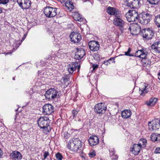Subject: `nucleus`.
<instances>
[{
  "label": "nucleus",
  "mask_w": 160,
  "mask_h": 160,
  "mask_svg": "<svg viewBox=\"0 0 160 160\" xmlns=\"http://www.w3.org/2000/svg\"><path fill=\"white\" fill-rule=\"evenodd\" d=\"M50 121L47 117H41L38 120V126L41 128L44 129L47 132H49L51 129L50 126Z\"/></svg>",
  "instance_id": "nucleus-1"
},
{
  "label": "nucleus",
  "mask_w": 160,
  "mask_h": 160,
  "mask_svg": "<svg viewBox=\"0 0 160 160\" xmlns=\"http://www.w3.org/2000/svg\"><path fill=\"white\" fill-rule=\"evenodd\" d=\"M82 146V142L79 138H73L69 141L67 147L72 151L78 152L81 150Z\"/></svg>",
  "instance_id": "nucleus-2"
},
{
  "label": "nucleus",
  "mask_w": 160,
  "mask_h": 160,
  "mask_svg": "<svg viewBox=\"0 0 160 160\" xmlns=\"http://www.w3.org/2000/svg\"><path fill=\"white\" fill-rule=\"evenodd\" d=\"M60 92L58 91L55 88H50L46 92L45 96L47 99L52 100L60 97Z\"/></svg>",
  "instance_id": "nucleus-3"
},
{
  "label": "nucleus",
  "mask_w": 160,
  "mask_h": 160,
  "mask_svg": "<svg viewBox=\"0 0 160 160\" xmlns=\"http://www.w3.org/2000/svg\"><path fill=\"white\" fill-rule=\"evenodd\" d=\"M125 16L127 20L129 22H138L139 14L136 10H129Z\"/></svg>",
  "instance_id": "nucleus-4"
},
{
  "label": "nucleus",
  "mask_w": 160,
  "mask_h": 160,
  "mask_svg": "<svg viewBox=\"0 0 160 160\" xmlns=\"http://www.w3.org/2000/svg\"><path fill=\"white\" fill-rule=\"evenodd\" d=\"M120 14L115 17L113 21V23L116 26L118 27L121 30H123L125 26H129L128 30L131 31V27L127 24L123 20L120 18Z\"/></svg>",
  "instance_id": "nucleus-5"
},
{
  "label": "nucleus",
  "mask_w": 160,
  "mask_h": 160,
  "mask_svg": "<svg viewBox=\"0 0 160 160\" xmlns=\"http://www.w3.org/2000/svg\"><path fill=\"white\" fill-rule=\"evenodd\" d=\"M144 38L146 40H149L152 39L154 37L155 32L152 28H149L143 29L141 33Z\"/></svg>",
  "instance_id": "nucleus-6"
},
{
  "label": "nucleus",
  "mask_w": 160,
  "mask_h": 160,
  "mask_svg": "<svg viewBox=\"0 0 160 160\" xmlns=\"http://www.w3.org/2000/svg\"><path fill=\"white\" fill-rule=\"evenodd\" d=\"M151 15L149 13H141L139 14L138 22L143 25L147 24L150 21Z\"/></svg>",
  "instance_id": "nucleus-7"
},
{
  "label": "nucleus",
  "mask_w": 160,
  "mask_h": 160,
  "mask_svg": "<svg viewBox=\"0 0 160 160\" xmlns=\"http://www.w3.org/2000/svg\"><path fill=\"white\" fill-rule=\"evenodd\" d=\"M57 8L50 7H47L45 8L44 13L46 17L53 18L57 15Z\"/></svg>",
  "instance_id": "nucleus-8"
},
{
  "label": "nucleus",
  "mask_w": 160,
  "mask_h": 160,
  "mask_svg": "<svg viewBox=\"0 0 160 160\" xmlns=\"http://www.w3.org/2000/svg\"><path fill=\"white\" fill-rule=\"evenodd\" d=\"M106 108L105 104L101 102L96 104L94 108V112L102 114L105 112Z\"/></svg>",
  "instance_id": "nucleus-9"
},
{
  "label": "nucleus",
  "mask_w": 160,
  "mask_h": 160,
  "mask_svg": "<svg viewBox=\"0 0 160 160\" xmlns=\"http://www.w3.org/2000/svg\"><path fill=\"white\" fill-rule=\"evenodd\" d=\"M69 37L71 42L75 43L80 42L82 39L81 35L78 32H72L70 34Z\"/></svg>",
  "instance_id": "nucleus-10"
},
{
  "label": "nucleus",
  "mask_w": 160,
  "mask_h": 160,
  "mask_svg": "<svg viewBox=\"0 0 160 160\" xmlns=\"http://www.w3.org/2000/svg\"><path fill=\"white\" fill-rule=\"evenodd\" d=\"M43 112L45 115H50L53 112L54 107L50 104L44 105L43 107Z\"/></svg>",
  "instance_id": "nucleus-11"
},
{
  "label": "nucleus",
  "mask_w": 160,
  "mask_h": 160,
  "mask_svg": "<svg viewBox=\"0 0 160 160\" xmlns=\"http://www.w3.org/2000/svg\"><path fill=\"white\" fill-rule=\"evenodd\" d=\"M77 51L75 53L74 58L76 59L79 60L82 58L85 54L84 50L82 48H77Z\"/></svg>",
  "instance_id": "nucleus-12"
},
{
  "label": "nucleus",
  "mask_w": 160,
  "mask_h": 160,
  "mask_svg": "<svg viewBox=\"0 0 160 160\" xmlns=\"http://www.w3.org/2000/svg\"><path fill=\"white\" fill-rule=\"evenodd\" d=\"M156 119L152 120L151 122H148L149 129L151 130H156L159 128L160 125L159 124V122H157V121H155Z\"/></svg>",
  "instance_id": "nucleus-13"
},
{
  "label": "nucleus",
  "mask_w": 160,
  "mask_h": 160,
  "mask_svg": "<svg viewBox=\"0 0 160 160\" xmlns=\"http://www.w3.org/2000/svg\"><path fill=\"white\" fill-rule=\"evenodd\" d=\"M10 158L12 160H21L22 156L21 153L17 151H13L10 155Z\"/></svg>",
  "instance_id": "nucleus-14"
},
{
  "label": "nucleus",
  "mask_w": 160,
  "mask_h": 160,
  "mask_svg": "<svg viewBox=\"0 0 160 160\" xmlns=\"http://www.w3.org/2000/svg\"><path fill=\"white\" fill-rule=\"evenodd\" d=\"M152 49L158 53H160V41L156 40L151 46Z\"/></svg>",
  "instance_id": "nucleus-15"
},
{
  "label": "nucleus",
  "mask_w": 160,
  "mask_h": 160,
  "mask_svg": "<svg viewBox=\"0 0 160 160\" xmlns=\"http://www.w3.org/2000/svg\"><path fill=\"white\" fill-rule=\"evenodd\" d=\"M107 13L110 15H114L116 17L120 14L119 12L118 9L115 8L108 7L107 9Z\"/></svg>",
  "instance_id": "nucleus-16"
},
{
  "label": "nucleus",
  "mask_w": 160,
  "mask_h": 160,
  "mask_svg": "<svg viewBox=\"0 0 160 160\" xmlns=\"http://www.w3.org/2000/svg\"><path fill=\"white\" fill-rule=\"evenodd\" d=\"M61 3H64V5L66 8L69 11H72L74 8V6L73 5V3L72 2V1H66L65 2H64L65 1H59Z\"/></svg>",
  "instance_id": "nucleus-17"
},
{
  "label": "nucleus",
  "mask_w": 160,
  "mask_h": 160,
  "mask_svg": "<svg viewBox=\"0 0 160 160\" xmlns=\"http://www.w3.org/2000/svg\"><path fill=\"white\" fill-rule=\"evenodd\" d=\"M78 62H72L69 64L68 66V71L69 73L72 74L75 71L78 66Z\"/></svg>",
  "instance_id": "nucleus-18"
},
{
  "label": "nucleus",
  "mask_w": 160,
  "mask_h": 160,
  "mask_svg": "<svg viewBox=\"0 0 160 160\" xmlns=\"http://www.w3.org/2000/svg\"><path fill=\"white\" fill-rule=\"evenodd\" d=\"M19 6L22 9H27L31 5V1H24V2L22 4V2H21V1H17Z\"/></svg>",
  "instance_id": "nucleus-19"
},
{
  "label": "nucleus",
  "mask_w": 160,
  "mask_h": 160,
  "mask_svg": "<svg viewBox=\"0 0 160 160\" xmlns=\"http://www.w3.org/2000/svg\"><path fill=\"white\" fill-rule=\"evenodd\" d=\"M99 47V45L98 41H91V51L93 52L97 51L98 50Z\"/></svg>",
  "instance_id": "nucleus-20"
},
{
  "label": "nucleus",
  "mask_w": 160,
  "mask_h": 160,
  "mask_svg": "<svg viewBox=\"0 0 160 160\" xmlns=\"http://www.w3.org/2000/svg\"><path fill=\"white\" fill-rule=\"evenodd\" d=\"M141 147L138 144H135L133 145V147L131 151L135 155L138 154L140 152Z\"/></svg>",
  "instance_id": "nucleus-21"
},
{
  "label": "nucleus",
  "mask_w": 160,
  "mask_h": 160,
  "mask_svg": "<svg viewBox=\"0 0 160 160\" xmlns=\"http://www.w3.org/2000/svg\"><path fill=\"white\" fill-rule=\"evenodd\" d=\"M150 86L146 83H144L143 88H139V92L141 95L143 96L148 92V89L149 88Z\"/></svg>",
  "instance_id": "nucleus-22"
},
{
  "label": "nucleus",
  "mask_w": 160,
  "mask_h": 160,
  "mask_svg": "<svg viewBox=\"0 0 160 160\" xmlns=\"http://www.w3.org/2000/svg\"><path fill=\"white\" fill-rule=\"evenodd\" d=\"M132 114V112L130 110H125L121 112V116L122 117L124 118H129Z\"/></svg>",
  "instance_id": "nucleus-23"
},
{
  "label": "nucleus",
  "mask_w": 160,
  "mask_h": 160,
  "mask_svg": "<svg viewBox=\"0 0 160 160\" xmlns=\"http://www.w3.org/2000/svg\"><path fill=\"white\" fill-rule=\"evenodd\" d=\"M140 1H131L130 3L128 2L127 5L128 7H130L131 8H136L138 7Z\"/></svg>",
  "instance_id": "nucleus-24"
},
{
  "label": "nucleus",
  "mask_w": 160,
  "mask_h": 160,
  "mask_svg": "<svg viewBox=\"0 0 160 160\" xmlns=\"http://www.w3.org/2000/svg\"><path fill=\"white\" fill-rule=\"evenodd\" d=\"M158 99L155 98H151L148 101H147L145 102V104L148 106H152L157 102Z\"/></svg>",
  "instance_id": "nucleus-25"
},
{
  "label": "nucleus",
  "mask_w": 160,
  "mask_h": 160,
  "mask_svg": "<svg viewBox=\"0 0 160 160\" xmlns=\"http://www.w3.org/2000/svg\"><path fill=\"white\" fill-rule=\"evenodd\" d=\"M99 143V139L96 136H92L91 137V146L97 145Z\"/></svg>",
  "instance_id": "nucleus-26"
},
{
  "label": "nucleus",
  "mask_w": 160,
  "mask_h": 160,
  "mask_svg": "<svg viewBox=\"0 0 160 160\" xmlns=\"http://www.w3.org/2000/svg\"><path fill=\"white\" fill-rule=\"evenodd\" d=\"M73 15V18L76 21L80 22L83 21V18L82 17V15H80L78 12H74Z\"/></svg>",
  "instance_id": "nucleus-27"
},
{
  "label": "nucleus",
  "mask_w": 160,
  "mask_h": 160,
  "mask_svg": "<svg viewBox=\"0 0 160 160\" xmlns=\"http://www.w3.org/2000/svg\"><path fill=\"white\" fill-rule=\"evenodd\" d=\"M151 140L153 142L158 141L160 142V134H156L152 133L151 136Z\"/></svg>",
  "instance_id": "nucleus-28"
},
{
  "label": "nucleus",
  "mask_w": 160,
  "mask_h": 160,
  "mask_svg": "<svg viewBox=\"0 0 160 160\" xmlns=\"http://www.w3.org/2000/svg\"><path fill=\"white\" fill-rule=\"evenodd\" d=\"M142 65L143 67H145L148 65H150L151 64V61L148 58H143L141 61Z\"/></svg>",
  "instance_id": "nucleus-29"
},
{
  "label": "nucleus",
  "mask_w": 160,
  "mask_h": 160,
  "mask_svg": "<svg viewBox=\"0 0 160 160\" xmlns=\"http://www.w3.org/2000/svg\"><path fill=\"white\" fill-rule=\"evenodd\" d=\"M147 143V140L145 138H141L139 139L138 141V145L141 148H144L146 146Z\"/></svg>",
  "instance_id": "nucleus-30"
},
{
  "label": "nucleus",
  "mask_w": 160,
  "mask_h": 160,
  "mask_svg": "<svg viewBox=\"0 0 160 160\" xmlns=\"http://www.w3.org/2000/svg\"><path fill=\"white\" fill-rule=\"evenodd\" d=\"M149 3L152 5V7L156 6L160 8V1H147Z\"/></svg>",
  "instance_id": "nucleus-31"
},
{
  "label": "nucleus",
  "mask_w": 160,
  "mask_h": 160,
  "mask_svg": "<svg viewBox=\"0 0 160 160\" xmlns=\"http://www.w3.org/2000/svg\"><path fill=\"white\" fill-rule=\"evenodd\" d=\"M154 22L158 27H160V15H158L155 17Z\"/></svg>",
  "instance_id": "nucleus-32"
},
{
  "label": "nucleus",
  "mask_w": 160,
  "mask_h": 160,
  "mask_svg": "<svg viewBox=\"0 0 160 160\" xmlns=\"http://www.w3.org/2000/svg\"><path fill=\"white\" fill-rule=\"evenodd\" d=\"M135 25L132 26L131 27L132 29L134 30H135L136 32H140L141 31L140 27L139 25H138L137 24H136Z\"/></svg>",
  "instance_id": "nucleus-33"
},
{
  "label": "nucleus",
  "mask_w": 160,
  "mask_h": 160,
  "mask_svg": "<svg viewBox=\"0 0 160 160\" xmlns=\"http://www.w3.org/2000/svg\"><path fill=\"white\" fill-rule=\"evenodd\" d=\"M56 158L57 160H62L63 157L60 152H58L55 154Z\"/></svg>",
  "instance_id": "nucleus-34"
},
{
  "label": "nucleus",
  "mask_w": 160,
  "mask_h": 160,
  "mask_svg": "<svg viewBox=\"0 0 160 160\" xmlns=\"http://www.w3.org/2000/svg\"><path fill=\"white\" fill-rule=\"evenodd\" d=\"M131 52V49L130 48H128V51L127 52H125L124 55L127 56H129V57H131V56H133V55L132 54L130 53V52Z\"/></svg>",
  "instance_id": "nucleus-35"
},
{
  "label": "nucleus",
  "mask_w": 160,
  "mask_h": 160,
  "mask_svg": "<svg viewBox=\"0 0 160 160\" xmlns=\"http://www.w3.org/2000/svg\"><path fill=\"white\" fill-rule=\"evenodd\" d=\"M143 50H138L135 53V56L140 58L141 54L142 53Z\"/></svg>",
  "instance_id": "nucleus-36"
},
{
  "label": "nucleus",
  "mask_w": 160,
  "mask_h": 160,
  "mask_svg": "<svg viewBox=\"0 0 160 160\" xmlns=\"http://www.w3.org/2000/svg\"><path fill=\"white\" fill-rule=\"evenodd\" d=\"M99 67L98 65L97 64H93L92 65V72H93L97 70Z\"/></svg>",
  "instance_id": "nucleus-37"
},
{
  "label": "nucleus",
  "mask_w": 160,
  "mask_h": 160,
  "mask_svg": "<svg viewBox=\"0 0 160 160\" xmlns=\"http://www.w3.org/2000/svg\"><path fill=\"white\" fill-rule=\"evenodd\" d=\"M147 52H145L143 50L142 51V53L141 54L140 58H142V59L143 58H146L147 55Z\"/></svg>",
  "instance_id": "nucleus-38"
},
{
  "label": "nucleus",
  "mask_w": 160,
  "mask_h": 160,
  "mask_svg": "<svg viewBox=\"0 0 160 160\" xmlns=\"http://www.w3.org/2000/svg\"><path fill=\"white\" fill-rule=\"evenodd\" d=\"M63 78V82L65 83V84H68V85L69 82L68 81L69 80L70 78H69L65 77Z\"/></svg>",
  "instance_id": "nucleus-39"
},
{
  "label": "nucleus",
  "mask_w": 160,
  "mask_h": 160,
  "mask_svg": "<svg viewBox=\"0 0 160 160\" xmlns=\"http://www.w3.org/2000/svg\"><path fill=\"white\" fill-rule=\"evenodd\" d=\"M112 157V159L113 160H117L118 158V156L116 153L115 154H113V155H110Z\"/></svg>",
  "instance_id": "nucleus-40"
},
{
  "label": "nucleus",
  "mask_w": 160,
  "mask_h": 160,
  "mask_svg": "<svg viewBox=\"0 0 160 160\" xmlns=\"http://www.w3.org/2000/svg\"><path fill=\"white\" fill-rule=\"evenodd\" d=\"M109 152L110 155H113V154H115V152L113 148H110L109 150Z\"/></svg>",
  "instance_id": "nucleus-41"
},
{
  "label": "nucleus",
  "mask_w": 160,
  "mask_h": 160,
  "mask_svg": "<svg viewBox=\"0 0 160 160\" xmlns=\"http://www.w3.org/2000/svg\"><path fill=\"white\" fill-rule=\"evenodd\" d=\"M49 153L48 152L45 151L44 152V159H45L49 155Z\"/></svg>",
  "instance_id": "nucleus-42"
},
{
  "label": "nucleus",
  "mask_w": 160,
  "mask_h": 160,
  "mask_svg": "<svg viewBox=\"0 0 160 160\" xmlns=\"http://www.w3.org/2000/svg\"><path fill=\"white\" fill-rule=\"evenodd\" d=\"M154 152L155 153H160V148H156L154 150Z\"/></svg>",
  "instance_id": "nucleus-43"
},
{
  "label": "nucleus",
  "mask_w": 160,
  "mask_h": 160,
  "mask_svg": "<svg viewBox=\"0 0 160 160\" xmlns=\"http://www.w3.org/2000/svg\"><path fill=\"white\" fill-rule=\"evenodd\" d=\"M64 137L65 138H68L70 136V134L68 132H65L64 134Z\"/></svg>",
  "instance_id": "nucleus-44"
},
{
  "label": "nucleus",
  "mask_w": 160,
  "mask_h": 160,
  "mask_svg": "<svg viewBox=\"0 0 160 160\" xmlns=\"http://www.w3.org/2000/svg\"><path fill=\"white\" fill-rule=\"evenodd\" d=\"M72 113L73 115V117L76 116L77 114L78 113V112L76 110H73L72 112Z\"/></svg>",
  "instance_id": "nucleus-45"
},
{
  "label": "nucleus",
  "mask_w": 160,
  "mask_h": 160,
  "mask_svg": "<svg viewBox=\"0 0 160 160\" xmlns=\"http://www.w3.org/2000/svg\"><path fill=\"white\" fill-rule=\"evenodd\" d=\"M96 155V152L95 151H93L91 152V158H93Z\"/></svg>",
  "instance_id": "nucleus-46"
},
{
  "label": "nucleus",
  "mask_w": 160,
  "mask_h": 160,
  "mask_svg": "<svg viewBox=\"0 0 160 160\" xmlns=\"http://www.w3.org/2000/svg\"><path fill=\"white\" fill-rule=\"evenodd\" d=\"M9 1H0V4H5L8 2Z\"/></svg>",
  "instance_id": "nucleus-47"
},
{
  "label": "nucleus",
  "mask_w": 160,
  "mask_h": 160,
  "mask_svg": "<svg viewBox=\"0 0 160 160\" xmlns=\"http://www.w3.org/2000/svg\"><path fill=\"white\" fill-rule=\"evenodd\" d=\"M115 58V57H114L113 58H111L110 59H108V61L109 62L110 61L113 60L112 61V63H114L115 62V61H114Z\"/></svg>",
  "instance_id": "nucleus-48"
},
{
  "label": "nucleus",
  "mask_w": 160,
  "mask_h": 160,
  "mask_svg": "<svg viewBox=\"0 0 160 160\" xmlns=\"http://www.w3.org/2000/svg\"><path fill=\"white\" fill-rule=\"evenodd\" d=\"M103 63L104 64H105V65H108L110 63L108 60L107 61H104V62H103Z\"/></svg>",
  "instance_id": "nucleus-49"
},
{
  "label": "nucleus",
  "mask_w": 160,
  "mask_h": 160,
  "mask_svg": "<svg viewBox=\"0 0 160 160\" xmlns=\"http://www.w3.org/2000/svg\"><path fill=\"white\" fill-rule=\"evenodd\" d=\"M27 35V34H24L23 36V37L22 38V40H21V42H22L23 41H24V40L25 39Z\"/></svg>",
  "instance_id": "nucleus-50"
},
{
  "label": "nucleus",
  "mask_w": 160,
  "mask_h": 160,
  "mask_svg": "<svg viewBox=\"0 0 160 160\" xmlns=\"http://www.w3.org/2000/svg\"><path fill=\"white\" fill-rule=\"evenodd\" d=\"M19 47V45H18V44H16L15 47L13 48V51H15L18 48V47Z\"/></svg>",
  "instance_id": "nucleus-51"
},
{
  "label": "nucleus",
  "mask_w": 160,
  "mask_h": 160,
  "mask_svg": "<svg viewBox=\"0 0 160 160\" xmlns=\"http://www.w3.org/2000/svg\"><path fill=\"white\" fill-rule=\"evenodd\" d=\"M3 153L2 150L0 148V158L2 157Z\"/></svg>",
  "instance_id": "nucleus-52"
},
{
  "label": "nucleus",
  "mask_w": 160,
  "mask_h": 160,
  "mask_svg": "<svg viewBox=\"0 0 160 160\" xmlns=\"http://www.w3.org/2000/svg\"><path fill=\"white\" fill-rule=\"evenodd\" d=\"M77 64H78V66H77V67L78 68V72L79 71L80 68V65H78V62Z\"/></svg>",
  "instance_id": "nucleus-53"
},
{
  "label": "nucleus",
  "mask_w": 160,
  "mask_h": 160,
  "mask_svg": "<svg viewBox=\"0 0 160 160\" xmlns=\"http://www.w3.org/2000/svg\"><path fill=\"white\" fill-rule=\"evenodd\" d=\"M158 78L160 80V72L158 74Z\"/></svg>",
  "instance_id": "nucleus-54"
},
{
  "label": "nucleus",
  "mask_w": 160,
  "mask_h": 160,
  "mask_svg": "<svg viewBox=\"0 0 160 160\" xmlns=\"http://www.w3.org/2000/svg\"><path fill=\"white\" fill-rule=\"evenodd\" d=\"M22 42H21L18 43V41H17V43H18V44L19 45V46L21 44Z\"/></svg>",
  "instance_id": "nucleus-55"
},
{
  "label": "nucleus",
  "mask_w": 160,
  "mask_h": 160,
  "mask_svg": "<svg viewBox=\"0 0 160 160\" xmlns=\"http://www.w3.org/2000/svg\"><path fill=\"white\" fill-rule=\"evenodd\" d=\"M90 41H89L88 42V47H89V48L90 49V45L89 44H90Z\"/></svg>",
  "instance_id": "nucleus-56"
},
{
  "label": "nucleus",
  "mask_w": 160,
  "mask_h": 160,
  "mask_svg": "<svg viewBox=\"0 0 160 160\" xmlns=\"http://www.w3.org/2000/svg\"><path fill=\"white\" fill-rule=\"evenodd\" d=\"M90 137L89 138V139L88 140V142H89V144H90Z\"/></svg>",
  "instance_id": "nucleus-57"
},
{
  "label": "nucleus",
  "mask_w": 160,
  "mask_h": 160,
  "mask_svg": "<svg viewBox=\"0 0 160 160\" xmlns=\"http://www.w3.org/2000/svg\"><path fill=\"white\" fill-rule=\"evenodd\" d=\"M2 12V10L1 8H0V13Z\"/></svg>",
  "instance_id": "nucleus-58"
},
{
  "label": "nucleus",
  "mask_w": 160,
  "mask_h": 160,
  "mask_svg": "<svg viewBox=\"0 0 160 160\" xmlns=\"http://www.w3.org/2000/svg\"><path fill=\"white\" fill-rule=\"evenodd\" d=\"M12 79L14 80H15V78L14 77H13L12 78Z\"/></svg>",
  "instance_id": "nucleus-59"
},
{
  "label": "nucleus",
  "mask_w": 160,
  "mask_h": 160,
  "mask_svg": "<svg viewBox=\"0 0 160 160\" xmlns=\"http://www.w3.org/2000/svg\"><path fill=\"white\" fill-rule=\"evenodd\" d=\"M88 155L90 157V152L88 153Z\"/></svg>",
  "instance_id": "nucleus-60"
},
{
  "label": "nucleus",
  "mask_w": 160,
  "mask_h": 160,
  "mask_svg": "<svg viewBox=\"0 0 160 160\" xmlns=\"http://www.w3.org/2000/svg\"><path fill=\"white\" fill-rule=\"evenodd\" d=\"M18 109H16V110H15V111H18Z\"/></svg>",
  "instance_id": "nucleus-61"
},
{
  "label": "nucleus",
  "mask_w": 160,
  "mask_h": 160,
  "mask_svg": "<svg viewBox=\"0 0 160 160\" xmlns=\"http://www.w3.org/2000/svg\"><path fill=\"white\" fill-rule=\"evenodd\" d=\"M89 80L90 81V78H89Z\"/></svg>",
  "instance_id": "nucleus-62"
}]
</instances>
